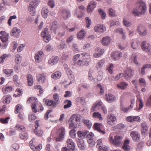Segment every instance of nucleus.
<instances>
[{
    "label": "nucleus",
    "mask_w": 151,
    "mask_h": 151,
    "mask_svg": "<svg viewBox=\"0 0 151 151\" xmlns=\"http://www.w3.org/2000/svg\"><path fill=\"white\" fill-rule=\"evenodd\" d=\"M82 55L81 58L76 62L77 64L79 65L83 66H86L89 65V63L91 60L90 55L86 52H83L81 53Z\"/></svg>",
    "instance_id": "f257e3e1"
},
{
    "label": "nucleus",
    "mask_w": 151,
    "mask_h": 151,
    "mask_svg": "<svg viewBox=\"0 0 151 151\" xmlns=\"http://www.w3.org/2000/svg\"><path fill=\"white\" fill-rule=\"evenodd\" d=\"M122 137L121 136H115L114 138L110 134L109 137V141L110 143L114 145L117 147L122 145Z\"/></svg>",
    "instance_id": "f03ea898"
},
{
    "label": "nucleus",
    "mask_w": 151,
    "mask_h": 151,
    "mask_svg": "<svg viewBox=\"0 0 151 151\" xmlns=\"http://www.w3.org/2000/svg\"><path fill=\"white\" fill-rule=\"evenodd\" d=\"M137 6L139 9H141L140 14H144L147 10L146 4L142 0L138 1L136 3Z\"/></svg>",
    "instance_id": "7ed1b4c3"
},
{
    "label": "nucleus",
    "mask_w": 151,
    "mask_h": 151,
    "mask_svg": "<svg viewBox=\"0 0 151 151\" xmlns=\"http://www.w3.org/2000/svg\"><path fill=\"white\" fill-rule=\"evenodd\" d=\"M107 123L109 125L113 126L117 122L116 117L114 114L108 115L106 117Z\"/></svg>",
    "instance_id": "20e7f679"
},
{
    "label": "nucleus",
    "mask_w": 151,
    "mask_h": 151,
    "mask_svg": "<svg viewBox=\"0 0 151 151\" xmlns=\"http://www.w3.org/2000/svg\"><path fill=\"white\" fill-rule=\"evenodd\" d=\"M137 32L141 36H146L147 33V31L146 28L142 24L137 26Z\"/></svg>",
    "instance_id": "39448f33"
},
{
    "label": "nucleus",
    "mask_w": 151,
    "mask_h": 151,
    "mask_svg": "<svg viewBox=\"0 0 151 151\" xmlns=\"http://www.w3.org/2000/svg\"><path fill=\"white\" fill-rule=\"evenodd\" d=\"M133 74L134 71L131 68H128L124 71L123 76L126 80L128 81L132 78Z\"/></svg>",
    "instance_id": "423d86ee"
},
{
    "label": "nucleus",
    "mask_w": 151,
    "mask_h": 151,
    "mask_svg": "<svg viewBox=\"0 0 151 151\" xmlns=\"http://www.w3.org/2000/svg\"><path fill=\"white\" fill-rule=\"evenodd\" d=\"M41 36L43 38L44 40L46 42H47L50 40L51 36L48 32V29L47 28H45L44 30L42 32Z\"/></svg>",
    "instance_id": "0eeeda50"
},
{
    "label": "nucleus",
    "mask_w": 151,
    "mask_h": 151,
    "mask_svg": "<svg viewBox=\"0 0 151 151\" xmlns=\"http://www.w3.org/2000/svg\"><path fill=\"white\" fill-rule=\"evenodd\" d=\"M130 136L132 140L135 142H138L140 140V134L137 131H132L130 132Z\"/></svg>",
    "instance_id": "6e6552de"
},
{
    "label": "nucleus",
    "mask_w": 151,
    "mask_h": 151,
    "mask_svg": "<svg viewBox=\"0 0 151 151\" xmlns=\"http://www.w3.org/2000/svg\"><path fill=\"white\" fill-rule=\"evenodd\" d=\"M35 140V138H34L29 142L30 147L33 151H40L42 148V145H39L37 146L34 145L33 144Z\"/></svg>",
    "instance_id": "1a4fd4ad"
},
{
    "label": "nucleus",
    "mask_w": 151,
    "mask_h": 151,
    "mask_svg": "<svg viewBox=\"0 0 151 151\" xmlns=\"http://www.w3.org/2000/svg\"><path fill=\"white\" fill-rule=\"evenodd\" d=\"M141 47L143 51L148 53L151 50V46L149 43L145 41H143L141 44Z\"/></svg>",
    "instance_id": "9d476101"
},
{
    "label": "nucleus",
    "mask_w": 151,
    "mask_h": 151,
    "mask_svg": "<svg viewBox=\"0 0 151 151\" xmlns=\"http://www.w3.org/2000/svg\"><path fill=\"white\" fill-rule=\"evenodd\" d=\"M122 52L118 51L113 52L111 54V58L114 60H119L120 57L122 56Z\"/></svg>",
    "instance_id": "9b49d317"
},
{
    "label": "nucleus",
    "mask_w": 151,
    "mask_h": 151,
    "mask_svg": "<svg viewBox=\"0 0 151 151\" xmlns=\"http://www.w3.org/2000/svg\"><path fill=\"white\" fill-rule=\"evenodd\" d=\"M96 3L94 1H92L89 3L87 8V11L88 12H91L96 7Z\"/></svg>",
    "instance_id": "f8f14e48"
},
{
    "label": "nucleus",
    "mask_w": 151,
    "mask_h": 151,
    "mask_svg": "<svg viewBox=\"0 0 151 151\" xmlns=\"http://www.w3.org/2000/svg\"><path fill=\"white\" fill-rule=\"evenodd\" d=\"M39 124V121H36L35 122V129L34 130V132L37 136H40L42 135L43 134V132L40 129L38 128Z\"/></svg>",
    "instance_id": "ddd939ff"
},
{
    "label": "nucleus",
    "mask_w": 151,
    "mask_h": 151,
    "mask_svg": "<svg viewBox=\"0 0 151 151\" xmlns=\"http://www.w3.org/2000/svg\"><path fill=\"white\" fill-rule=\"evenodd\" d=\"M111 41L110 37L106 36L103 37L101 41L102 45L104 46H107L109 45Z\"/></svg>",
    "instance_id": "4468645a"
},
{
    "label": "nucleus",
    "mask_w": 151,
    "mask_h": 151,
    "mask_svg": "<svg viewBox=\"0 0 151 151\" xmlns=\"http://www.w3.org/2000/svg\"><path fill=\"white\" fill-rule=\"evenodd\" d=\"M43 56V52L41 51H39L35 55V61L37 63H39L42 60Z\"/></svg>",
    "instance_id": "2eb2a0df"
},
{
    "label": "nucleus",
    "mask_w": 151,
    "mask_h": 151,
    "mask_svg": "<svg viewBox=\"0 0 151 151\" xmlns=\"http://www.w3.org/2000/svg\"><path fill=\"white\" fill-rule=\"evenodd\" d=\"M103 125L101 124L95 123L93 125V127L94 129L97 130L98 132L101 133L103 134L105 133V132L104 130L101 129Z\"/></svg>",
    "instance_id": "dca6fc26"
},
{
    "label": "nucleus",
    "mask_w": 151,
    "mask_h": 151,
    "mask_svg": "<svg viewBox=\"0 0 151 151\" xmlns=\"http://www.w3.org/2000/svg\"><path fill=\"white\" fill-rule=\"evenodd\" d=\"M94 31L96 32L103 33L106 31V27L102 25H98L94 28Z\"/></svg>",
    "instance_id": "f3484780"
},
{
    "label": "nucleus",
    "mask_w": 151,
    "mask_h": 151,
    "mask_svg": "<svg viewBox=\"0 0 151 151\" xmlns=\"http://www.w3.org/2000/svg\"><path fill=\"white\" fill-rule=\"evenodd\" d=\"M126 119L127 121L130 122H139L141 120L140 117L138 116H129L127 117Z\"/></svg>",
    "instance_id": "a211bd4d"
},
{
    "label": "nucleus",
    "mask_w": 151,
    "mask_h": 151,
    "mask_svg": "<svg viewBox=\"0 0 151 151\" xmlns=\"http://www.w3.org/2000/svg\"><path fill=\"white\" fill-rule=\"evenodd\" d=\"M21 31L20 29L17 27L14 28L11 32V35L15 37H18L19 36V34L21 33Z\"/></svg>",
    "instance_id": "6ab92c4d"
},
{
    "label": "nucleus",
    "mask_w": 151,
    "mask_h": 151,
    "mask_svg": "<svg viewBox=\"0 0 151 151\" xmlns=\"http://www.w3.org/2000/svg\"><path fill=\"white\" fill-rule=\"evenodd\" d=\"M59 58L57 56H52L49 60V64L51 65L56 64L58 63Z\"/></svg>",
    "instance_id": "aec40b11"
},
{
    "label": "nucleus",
    "mask_w": 151,
    "mask_h": 151,
    "mask_svg": "<svg viewBox=\"0 0 151 151\" xmlns=\"http://www.w3.org/2000/svg\"><path fill=\"white\" fill-rule=\"evenodd\" d=\"M59 26L56 21L52 22L50 24V30L56 34V30L58 28Z\"/></svg>",
    "instance_id": "412c9836"
},
{
    "label": "nucleus",
    "mask_w": 151,
    "mask_h": 151,
    "mask_svg": "<svg viewBox=\"0 0 151 151\" xmlns=\"http://www.w3.org/2000/svg\"><path fill=\"white\" fill-rule=\"evenodd\" d=\"M43 101L45 102L46 105L49 106H51L52 107H56L57 104L53 100L50 99L46 100L44 99Z\"/></svg>",
    "instance_id": "4be33fe9"
},
{
    "label": "nucleus",
    "mask_w": 151,
    "mask_h": 151,
    "mask_svg": "<svg viewBox=\"0 0 151 151\" xmlns=\"http://www.w3.org/2000/svg\"><path fill=\"white\" fill-rule=\"evenodd\" d=\"M68 147L72 150H74L75 148V144L72 139H69L67 140Z\"/></svg>",
    "instance_id": "5701e85b"
},
{
    "label": "nucleus",
    "mask_w": 151,
    "mask_h": 151,
    "mask_svg": "<svg viewBox=\"0 0 151 151\" xmlns=\"http://www.w3.org/2000/svg\"><path fill=\"white\" fill-rule=\"evenodd\" d=\"M37 78L39 82L43 83L45 82L46 81L47 76L45 74H41L37 76Z\"/></svg>",
    "instance_id": "b1692460"
},
{
    "label": "nucleus",
    "mask_w": 151,
    "mask_h": 151,
    "mask_svg": "<svg viewBox=\"0 0 151 151\" xmlns=\"http://www.w3.org/2000/svg\"><path fill=\"white\" fill-rule=\"evenodd\" d=\"M128 86V84L125 82H121L117 85V87L122 90L127 88Z\"/></svg>",
    "instance_id": "393cba45"
},
{
    "label": "nucleus",
    "mask_w": 151,
    "mask_h": 151,
    "mask_svg": "<svg viewBox=\"0 0 151 151\" xmlns=\"http://www.w3.org/2000/svg\"><path fill=\"white\" fill-rule=\"evenodd\" d=\"M13 88L11 86L6 85L2 88L3 92L4 94H6L12 91Z\"/></svg>",
    "instance_id": "a878e982"
},
{
    "label": "nucleus",
    "mask_w": 151,
    "mask_h": 151,
    "mask_svg": "<svg viewBox=\"0 0 151 151\" xmlns=\"http://www.w3.org/2000/svg\"><path fill=\"white\" fill-rule=\"evenodd\" d=\"M141 133L143 135H145L147 133L148 127L146 123L144 122L141 124Z\"/></svg>",
    "instance_id": "bb28decb"
},
{
    "label": "nucleus",
    "mask_w": 151,
    "mask_h": 151,
    "mask_svg": "<svg viewBox=\"0 0 151 151\" xmlns=\"http://www.w3.org/2000/svg\"><path fill=\"white\" fill-rule=\"evenodd\" d=\"M106 99L107 101L109 103L112 102L116 100L115 96L111 93H109L106 95Z\"/></svg>",
    "instance_id": "cd10ccee"
},
{
    "label": "nucleus",
    "mask_w": 151,
    "mask_h": 151,
    "mask_svg": "<svg viewBox=\"0 0 151 151\" xmlns=\"http://www.w3.org/2000/svg\"><path fill=\"white\" fill-rule=\"evenodd\" d=\"M11 99V96L9 95H7L3 97L2 101L4 104H7L10 103Z\"/></svg>",
    "instance_id": "c85d7f7f"
},
{
    "label": "nucleus",
    "mask_w": 151,
    "mask_h": 151,
    "mask_svg": "<svg viewBox=\"0 0 151 151\" xmlns=\"http://www.w3.org/2000/svg\"><path fill=\"white\" fill-rule=\"evenodd\" d=\"M76 140L78 147L81 150H84L86 148V146L84 145L83 140L79 139H77Z\"/></svg>",
    "instance_id": "c756f323"
},
{
    "label": "nucleus",
    "mask_w": 151,
    "mask_h": 151,
    "mask_svg": "<svg viewBox=\"0 0 151 151\" xmlns=\"http://www.w3.org/2000/svg\"><path fill=\"white\" fill-rule=\"evenodd\" d=\"M130 142L129 139H126L124 141V144L122 146L123 150L126 151H129L130 150V147L128 145Z\"/></svg>",
    "instance_id": "7c9ffc66"
},
{
    "label": "nucleus",
    "mask_w": 151,
    "mask_h": 151,
    "mask_svg": "<svg viewBox=\"0 0 151 151\" xmlns=\"http://www.w3.org/2000/svg\"><path fill=\"white\" fill-rule=\"evenodd\" d=\"M61 14L63 18L65 19H67L70 15V11L65 9H63L62 10Z\"/></svg>",
    "instance_id": "2f4dec72"
},
{
    "label": "nucleus",
    "mask_w": 151,
    "mask_h": 151,
    "mask_svg": "<svg viewBox=\"0 0 151 151\" xmlns=\"http://www.w3.org/2000/svg\"><path fill=\"white\" fill-rule=\"evenodd\" d=\"M62 76L61 73L59 71L55 72L52 74L51 77L54 79L59 78Z\"/></svg>",
    "instance_id": "473e14b6"
},
{
    "label": "nucleus",
    "mask_w": 151,
    "mask_h": 151,
    "mask_svg": "<svg viewBox=\"0 0 151 151\" xmlns=\"http://www.w3.org/2000/svg\"><path fill=\"white\" fill-rule=\"evenodd\" d=\"M92 116L93 118L98 119L101 121L103 119L101 114L99 112H94L92 114Z\"/></svg>",
    "instance_id": "72a5a7b5"
},
{
    "label": "nucleus",
    "mask_w": 151,
    "mask_h": 151,
    "mask_svg": "<svg viewBox=\"0 0 151 151\" xmlns=\"http://www.w3.org/2000/svg\"><path fill=\"white\" fill-rule=\"evenodd\" d=\"M27 78L28 86H32L34 82L32 76L30 74H28L27 76Z\"/></svg>",
    "instance_id": "f704fd0d"
},
{
    "label": "nucleus",
    "mask_w": 151,
    "mask_h": 151,
    "mask_svg": "<svg viewBox=\"0 0 151 151\" xmlns=\"http://www.w3.org/2000/svg\"><path fill=\"white\" fill-rule=\"evenodd\" d=\"M35 7L30 5L29 4V6L28 7V10L30 12V13L32 16H34L35 14Z\"/></svg>",
    "instance_id": "c9c22d12"
},
{
    "label": "nucleus",
    "mask_w": 151,
    "mask_h": 151,
    "mask_svg": "<svg viewBox=\"0 0 151 151\" xmlns=\"http://www.w3.org/2000/svg\"><path fill=\"white\" fill-rule=\"evenodd\" d=\"M58 133L59 134V136L61 138H64L65 134V129L63 127H61L59 129Z\"/></svg>",
    "instance_id": "e433bc0d"
},
{
    "label": "nucleus",
    "mask_w": 151,
    "mask_h": 151,
    "mask_svg": "<svg viewBox=\"0 0 151 151\" xmlns=\"http://www.w3.org/2000/svg\"><path fill=\"white\" fill-rule=\"evenodd\" d=\"M88 132L85 131L83 132H81V131H78V132L77 134L79 137L81 138H84L85 137L87 134H88Z\"/></svg>",
    "instance_id": "4c0bfd02"
},
{
    "label": "nucleus",
    "mask_w": 151,
    "mask_h": 151,
    "mask_svg": "<svg viewBox=\"0 0 151 151\" xmlns=\"http://www.w3.org/2000/svg\"><path fill=\"white\" fill-rule=\"evenodd\" d=\"M86 34L84 30H81L78 33L77 37L78 39L81 40L85 36Z\"/></svg>",
    "instance_id": "58836bf2"
},
{
    "label": "nucleus",
    "mask_w": 151,
    "mask_h": 151,
    "mask_svg": "<svg viewBox=\"0 0 151 151\" xmlns=\"http://www.w3.org/2000/svg\"><path fill=\"white\" fill-rule=\"evenodd\" d=\"M19 136L20 138L24 140H27L28 138V135L26 132H23L20 134Z\"/></svg>",
    "instance_id": "ea45409f"
},
{
    "label": "nucleus",
    "mask_w": 151,
    "mask_h": 151,
    "mask_svg": "<svg viewBox=\"0 0 151 151\" xmlns=\"http://www.w3.org/2000/svg\"><path fill=\"white\" fill-rule=\"evenodd\" d=\"M66 46L65 41L63 40H61L60 43L58 45V48L60 50H63Z\"/></svg>",
    "instance_id": "a19ab883"
},
{
    "label": "nucleus",
    "mask_w": 151,
    "mask_h": 151,
    "mask_svg": "<svg viewBox=\"0 0 151 151\" xmlns=\"http://www.w3.org/2000/svg\"><path fill=\"white\" fill-rule=\"evenodd\" d=\"M139 9L136 6V7L133 9L132 11V14L135 16H138L140 14Z\"/></svg>",
    "instance_id": "79ce46f5"
},
{
    "label": "nucleus",
    "mask_w": 151,
    "mask_h": 151,
    "mask_svg": "<svg viewBox=\"0 0 151 151\" xmlns=\"http://www.w3.org/2000/svg\"><path fill=\"white\" fill-rule=\"evenodd\" d=\"M105 60L104 59H102L97 63L96 67L97 69L101 68L104 63Z\"/></svg>",
    "instance_id": "37998d69"
},
{
    "label": "nucleus",
    "mask_w": 151,
    "mask_h": 151,
    "mask_svg": "<svg viewBox=\"0 0 151 151\" xmlns=\"http://www.w3.org/2000/svg\"><path fill=\"white\" fill-rule=\"evenodd\" d=\"M48 10L46 8H43L42 10V17L44 18H46L47 16Z\"/></svg>",
    "instance_id": "c03bdc74"
},
{
    "label": "nucleus",
    "mask_w": 151,
    "mask_h": 151,
    "mask_svg": "<svg viewBox=\"0 0 151 151\" xmlns=\"http://www.w3.org/2000/svg\"><path fill=\"white\" fill-rule=\"evenodd\" d=\"M40 3V0H32L30 2V5L36 8Z\"/></svg>",
    "instance_id": "a18cd8bd"
},
{
    "label": "nucleus",
    "mask_w": 151,
    "mask_h": 151,
    "mask_svg": "<svg viewBox=\"0 0 151 151\" xmlns=\"http://www.w3.org/2000/svg\"><path fill=\"white\" fill-rule=\"evenodd\" d=\"M96 143H97L96 145V147L99 149H101L102 147L103 146L102 143V140L101 139H99L97 140Z\"/></svg>",
    "instance_id": "49530a36"
},
{
    "label": "nucleus",
    "mask_w": 151,
    "mask_h": 151,
    "mask_svg": "<svg viewBox=\"0 0 151 151\" xmlns=\"http://www.w3.org/2000/svg\"><path fill=\"white\" fill-rule=\"evenodd\" d=\"M15 128L19 131H22L23 132L25 131V128L24 126L20 124H16L15 126Z\"/></svg>",
    "instance_id": "de8ad7c7"
},
{
    "label": "nucleus",
    "mask_w": 151,
    "mask_h": 151,
    "mask_svg": "<svg viewBox=\"0 0 151 151\" xmlns=\"http://www.w3.org/2000/svg\"><path fill=\"white\" fill-rule=\"evenodd\" d=\"M101 53H97L96 51L95 52L93 55V57L96 58L101 56L104 53V49H101Z\"/></svg>",
    "instance_id": "09e8293b"
},
{
    "label": "nucleus",
    "mask_w": 151,
    "mask_h": 151,
    "mask_svg": "<svg viewBox=\"0 0 151 151\" xmlns=\"http://www.w3.org/2000/svg\"><path fill=\"white\" fill-rule=\"evenodd\" d=\"M13 71L12 69H5L3 70V72L7 76H9L11 75Z\"/></svg>",
    "instance_id": "8fccbe9b"
},
{
    "label": "nucleus",
    "mask_w": 151,
    "mask_h": 151,
    "mask_svg": "<svg viewBox=\"0 0 151 151\" xmlns=\"http://www.w3.org/2000/svg\"><path fill=\"white\" fill-rule=\"evenodd\" d=\"M8 55L6 54H4L2 55L0 57V63H3L4 61L8 58Z\"/></svg>",
    "instance_id": "3c124183"
},
{
    "label": "nucleus",
    "mask_w": 151,
    "mask_h": 151,
    "mask_svg": "<svg viewBox=\"0 0 151 151\" xmlns=\"http://www.w3.org/2000/svg\"><path fill=\"white\" fill-rule=\"evenodd\" d=\"M10 119L9 117H7L5 118H0V122L3 124H7Z\"/></svg>",
    "instance_id": "603ef678"
},
{
    "label": "nucleus",
    "mask_w": 151,
    "mask_h": 151,
    "mask_svg": "<svg viewBox=\"0 0 151 151\" xmlns=\"http://www.w3.org/2000/svg\"><path fill=\"white\" fill-rule=\"evenodd\" d=\"M82 12L81 11H79L78 9H76L75 10L74 14L75 15H76V16L77 17L79 18H81L84 16V14L83 13H82V14L79 15L78 14V13H79V12L81 13Z\"/></svg>",
    "instance_id": "864d4df0"
},
{
    "label": "nucleus",
    "mask_w": 151,
    "mask_h": 151,
    "mask_svg": "<svg viewBox=\"0 0 151 151\" xmlns=\"http://www.w3.org/2000/svg\"><path fill=\"white\" fill-rule=\"evenodd\" d=\"M83 122L90 129L92 126V123L91 121L88 119H84L83 120Z\"/></svg>",
    "instance_id": "5fc2aeb1"
},
{
    "label": "nucleus",
    "mask_w": 151,
    "mask_h": 151,
    "mask_svg": "<svg viewBox=\"0 0 151 151\" xmlns=\"http://www.w3.org/2000/svg\"><path fill=\"white\" fill-rule=\"evenodd\" d=\"M76 101L81 103L82 104H84L85 103V100L83 97H78L76 99Z\"/></svg>",
    "instance_id": "6e6d98bb"
},
{
    "label": "nucleus",
    "mask_w": 151,
    "mask_h": 151,
    "mask_svg": "<svg viewBox=\"0 0 151 151\" xmlns=\"http://www.w3.org/2000/svg\"><path fill=\"white\" fill-rule=\"evenodd\" d=\"M22 106L20 104H18L17 105L15 108V113L17 114L22 110Z\"/></svg>",
    "instance_id": "4d7b16f0"
},
{
    "label": "nucleus",
    "mask_w": 151,
    "mask_h": 151,
    "mask_svg": "<svg viewBox=\"0 0 151 151\" xmlns=\"http://www.w3.org/2000/svg\"><path fill=\"white\" fill-rule=\"evenodd\" d=\"M36 116L34 114L30 113L28 116V119L30 122H32L36 119Z\"/></svg>",
    "instance_id": "13d9d810"
},
{
    "label": "nucleus",
    "mask_w": 151,
    "mask_h": 151,
    "mask_svg": "<svg viewBox=\"0 0 151 151\" xmlns=\"http://www.w3.org/2000/svg\"><path fill=\"white\" fill-rule=\"evenodd\" d=\"M98 11L101 15L102 19H104L106 17V14L104 11L101 9H99Z\"/></svg>",
    "instance_id": "bf43d9fd"
},
{
    "label": "nucleus",
    "mask_w": 151,
    "mask_h": 151,
    "mask_svg": "<svg viewBox=\"0 0 151 151\" xmlns=\"http://www.w3.org/2000/svg\"><path fill=\"white\" fill-rule=\"evenodd\" d=\"M21 61V58L19 55H17L15 57V61L17 64H19Z\"/></svg>",
    "instance_id": "052dcab7"
},
{
    "label": "nucleus",
    "mask_w": 151,
    "mask_h": 151,
    "mask_svg": "<svg viewBox=\"0 0 151 151\" xmlns=\"http://www.w3.org/2000/svg\"><path fill=\"white\" fill-rule=\"evenodd\" d=\"M70 137L73 138H74L76 137V131L74 129H72L70 132Z\"/></svg>",
    "instance_id": "680f3d73"
},
{
    "label": "nucleus",
    "mask_w": 151,
    "mask_h": 151,
    "mask_svg": "<svg viewBox=\"0 0 151 151\" xmlns=\"http://www.w3.org/2000/svg\"><path fill=\"white\" fill-rule=\"evenodd\" d=\"M82 57V55H81V54H76L74 56L73 59L74 61L76 63V62L78 60L81 59Z\"/></svg>",
    "instance_id": "e2e57ef3"
},
{
    "label": "nucleus",
    "mask_w": 151,
    "mask_h": 151,
    "mask_svg": "<svg viewBox=\"0 0 151 151\" xmlns=\"http://www.w3.org/2000/svg\"><path fill=\"white\" fill-rule=\"evenodd\" d=\"M5 36H9L8 34L4 31H1L0 32V38L1 40Z\"/></svg>",
    "instance_id": "0e129e2a"
},
{
    "label": "nucleus",
    "mask_w": 151,
    "mask_h": 151,
    "mask_svg": "<svg viewBox=\"0 0 151 151\" xmlns=\"http://www.w3.org/2000/svg\"><path fill=\"white\" fill-rule=\"evenodd\" d=\"M121 109L124 112H127L129 111V107L128 108H124V107L123 104L122 102H121L120 104Z\"/></svg>",
    "instance_id": "69168bd1"
},
{
    "label": "nucleus",
    "mask_w": 151,
    "mask_h": 151,
    "mask_svg": "<svg viewBox=\"0 0 151 151\" xmlns=\"http://www.w3.org/2000/svg\"><path fill=\"white\" fill-rule=\"evenodd\" d=\"M66 104L64 106V108L65 109L70 107L72 105L71 101L70 100H67Z\"/></svg>",
    "instance_id": "338daca9"
},
{
    "label": "nucleus",
    "mask_w": 151,
    "mask_h": 151,
    "mask_svg": "<svg viewBox=\"0 0 151 151\" xmlns=\"http://www.w3.org/2000/svg\"><path fill=\"white\" fill-rule=\"evenodd\" d=\"M53 98L55 101L56 103V104H59V98L58 97V95L56 93H55L53 95Z\"/></svg>",
    "instance_id": "774afa93"
}]
</instances>
